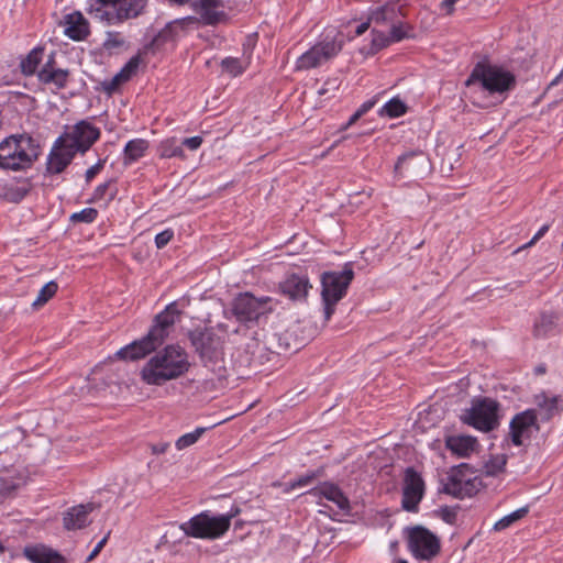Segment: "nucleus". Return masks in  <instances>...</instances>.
<instances>
[{"label":"nucleus","mask_w":563,"mask_h":563,"mask_svg":"<svg viewBox=\"0 0 563 563\" xmlns=\"http://www.w3.org/2000/svg\"><path fill=\"white\" fill-rule=\"evenodd\" d=\"M362 115L363 114H361L360 111L356 110L344 125V129H347L349 126L353 125Z\"/></svg>","instance_id":"63"},{"label":"nucleus","mask_w":563,"mask_h":563,"mask_svg":"<svg viewBox=\"0 0 563 563\" xmlns=\"http://www.w3.org/2000/svg\"><path fill=\"white\" fill-rule=\"evenodd\" d=\"M58 289L57 283L51 280L46 283L40 290L37 298L33 301L32 306L37 308L45 305L51 298H53Z\"/></svg>","instance_id":"38"},{"label":"nucleus","mask_w":563,"mask_h":563,"mask_svg":"<svg viewBox=\"0 0 563 563\" xmlns=\"http://www.w3.org/2000/svg\"><path fill=\"white\" fill-rule=\"evenodd\" d=\"M55 65H56L55 54L52 53L41 69H46V70L56 69Z\"/></svg>","instance_id":"60"},{"label":"nucleus","mask_w":563,"mask_h":563,"mask_svg":"<svg viewBox=\"0 0 563 563\" xmlns=\"http://www.w3.org/2000/svg\"><path fill=\"white\" fill-rule=\"evenodd\" d=\"M189 368L185 349L178 344H169L145 363L141 369V378L147 385L161 386L185 375Z\"/></svg>","instance_id":"2"},{"label":"nucleus","mask_w":563,"mask_h":563,"mask_svg":"<svg viewBox=\"0 0 563 563\" xmlns=\"http://www.w3.org/2000/svg\"><path fill=\"white\" fill-rule=\"evenodd\" d=\"M375 103H376L375 99L367 100L357 110L360 111L361 114L364 115L367 111H369L374 107Z\"/></svg>","instance_id":"61"},{"label":"nucleus","mask_w":563,"mask_h":563,"mask_svg":"<svg viewBox=\"0 0 563 563\" xmlns=\"http://www.w3.org/2000/svg\"><path fill=\"white\" fill-rule=\"evenodd\" d=\"M96 506L92 503L80 504L70 507L63 514V527L67 531L84 529L91 521L89 515L95 510Z\"/></svg>","instance_id":"20"},{"label":"nucleus","mask_w":563,"mask_h":563,"mask_svg":"<svg viewBox=\"0 0 563 563\" xmlns=\"http://www.w3.org/2000/svg\"><path fill=\"white\" fill-rule=\"evenodd\" d=\"M411 30V26H409L407 23H402L401 19H399L397 22L391 24L389 40L391 43H397L405 38H409L411 37L409 33Z\"/></svg>","instance_id":"39"},{"label":"nucleus","mask_w":563,"mask_h":563,"mask_svg":"<svg viewBox=\"0 0 563 563\" xmlns=\"http://www.w3.org/2000/svg\"><path fill=\"white\" fill-rule=\"evenodd\" d=\"M560 396H553L550 398L545 393L534 396V402L540 409V417L542 421H550L563 411V406L560 405Z\"/></svg>","instance_id":"27"},{"label":"nucleus","mask_w":563,"mask_h":563,"mask_svg":"<svg viewBox=\"0 0 563 563\" xmlns=\"http://www.w3.org/2000/svg\"><path fill=\"white\" fill-rule=\"evenodd\" d=\"M202 141H203L202 137L199 135L187 137V139H184V141L181 142V146L184 145L191 151H196L200 147V145L202 144Z\"/></svg>","instance_id":"54"},{"label":"nucleus","mask_w":563,"mask_h":563,"mask_svg":"<svg viewBox=\"0 0 563 563\" xmlns=\"http://www.w3.org/2000/svg\"><path fill=\"white\" fill-rule=\"evenodd\" d=\"M457 1L459 0H443L442 3H441V7H442V9L446 10L448 14H451L453 12V10H454V4Z\"/></svg>","instance_id":"62"},{"label":"nucleus","mask_w":563,"mask_h":563,"mask_svg":"<svg viewBox=\"0 0 563 563\" xmlns=\"http://www.w3.org/2000/svg\"><path fill=\"white\" fill-rule=\"evenodd\" d=\"M209 428H205V427H198L197 429H195L192 432H189V433H186L184 435H181L180 438H178V440L176 441V448L178 450H184L192 444H195L199 439L200 437L208 430Z\"/></svg>","instance_id":"40"},{"label":"nucleus","mask_w":563,"mask_h":563,"mask_svg":"<svg viewBox=\"0 0 563 563\" xmlns=\"http://www.w3.org/2000/svg\"><path fill=\"white\" fill-rule=\"evenodd\" d=\"M43 54V47H34L20 63L22 74L25 76L34 75L40 63L42 62Z\"/></svg>","instance_id":"31"},{"label":"nucleus","mask_w":563,"mask_h":563,"mask_svg":"<svg viewBox=\"0 0 563 563\" xmlns=\"http://www.w3.org/2000/svg\"><path fill=\"white\" fill-rule=\"evenodd\" d=\"M180 314L181 311L178 310L176 302L166 306L154 318L146 335L120 349L115 353L117 357L123 361H137L156 351L168 338L172 328L179 320Z\"/></svg>","instance_id":"1"},{"label":"nucleus","mask_w":563,"mask_h":563,"mask_svg":"<svg viewBox=\"0 0 563 563\" xmlns=\"http://www.w3.org/2000/svg\"><path fill=\"white\" fill-rule=\"evenodd\" d=\"M339 86H340V82L336 78H333V79H328L322 88H320L318 90V93L320 96H325V95H329L331 93L332 96H334V92L339 89Z\"/></svg>","instance_id":"50"},{"label":"nucleus","mask_w":563,"mask_h":563,"mask_svg":"<svg viewBox=\"0 0 563 563\" xmlns=\"http://www.w3.org/2000/svg\"><path fill=\"white\" fill-rule=\"evenodd\" d=\"M168 446L169 444L167 442H159L157 444L150 445L152 453L156 455L165 453Z\"/></svg>","instance_id":"57"},{"label":"nucleus","mask_w":563,"mask_h":563,"mask_svg":"<svg viewBox=\"0 0 563 563\" xmlns=\"http://www.w3.org/2000/svg\"><path fill=\"white\" fill-rule=\"evenodd\" d=\"M528 512H529V508L528 507H522V508H519V509L515 510L514 512H511V514L503 517L501 519H499L494 525V530L495 531H501V530L510 527L514 522H516L517 520H520L521 518H523Z\"/></svg>","instance_id":"36"},{"label":"nucleus","mask_w":563,"mask_h":563,"mask_svg":"<svg viewBox=\"0 0 563 563\" xmlns=\"http://www.w3.org/2000/svg\"><path fill=\"white\" fill-rule=\"evenodd\" d=\"M187 536L196 539L216 540L223 537L228 530V518L202 511L179 526Z\"/></svg>","instance_id":"8"},{"label":"nucleus","mask_w":563,"mask_h":563,"mask_svg":"<svg viewBox=\"0 0 563 563\" xmlns=\"http://www.w3.org/2000/svg\"><path fill=\"white\" fill-rule=\"evenodd\" d=\"M506 463V454L492 455L489 460L484 464V473L487 476H496L499 473L504 472Z\"/></svg>","instance_id":"35"},{"label":"nucleus","mask_w":563,"mask_h":563,"mask_svg":"<svg viewBox=\"0 0 563 563\" xmlns=\"http://www.w3.org/2000/svg\"><path fill=\"white\" fill-rule=\"evenodd\" d=\"M323 475V468H319L317 471H310L307 474L298 477L296 481L289 483V488L294 489L296 487L307 486L311 484L316 478L321 477Z\"/></svg>","instance_id":"45"},{"label":"nucleus","mask_w":563,"mask_h":563,"mask_svg":"<svg viewBox=\"0 0 563 563\" xmlns=\"http://www.w3.org/2000/svg\"><path fill=\"white\" fill-rule=\"evenodd\" d=\"M123 78L122 77H119V73L110 80V81H104L103 82V89L104 91H107L108 93H111L113 92L118 86L123 82Z\"/></svg>","instance_id":"55"},{"label":"nucleus","mask_w":563,"mask_h":563,"mask_svg":"<svg viewBox=\"0 0 563 563\" xmlns=\"http://www.w3.org/2000/svg\"><path fill=\"white\" fill-rule=\"evenodd\" d=\"M174 22H176L175 27L177 30H185L186 27L200 23L199 16H186L183 19H177Z\"/></svg>","instance_id":"53"},{"label":"nucleus","mask_w":563,"mask_h":563,"mask_svg":"<svg viewBox=\"0 0 563 563\" xmlns=\"http://www.w3.org/2000/svg\"><path fill=\"white\" fill-rule=\"evenodd\" d=\"M176 22H169L163 27L150 43L144 45V54H155L159 51L167 42L174 41L178 36V30L175 27Z\"/></svg>","instance_id":"28"},{"label":"nucleus","mask_w":563,"mask_h":563,"mask_svg":"<svg viewBox=\"0 0 563 563\" xmlns=\"http://www.w3.org/2000/svg\"><path fill=\"white\" fill-rule=\"evenodd\" d=\"M353 278L354 271L351 263H346L341 272H324L321 275V297L325 320L334 313L335 305L346 295Z\"/></svg>","instance_id":"6"},{"label":"nucleus","mask_w":563,"mask_h":563,"mask_svg":"<svg viewBox=\"0 0 563 563\" xmlns=\"http://www.w3.org/2000/svg\"><path fill=\"white\" fill-rule=\"evenodd\" d=\"M173 236H174V231L172 229H166V230L159 232L155 236V245H156V247L157 249L165 247L170 242Z\"/></svg>","instance_id":"49"},{"label":"nucleus","mask_w":563,"mask_h":563,"mask_svg":"<svg viewBox=\"0 0 563 563\" xmlns=\"http://www.w3.org/2000/svg\"><path fill=\"white\" fill-rule=\"evenodd\" d=\"M144 54L143 51L139 52V54L132 56L128 63L122 67L119 71V77H122L123 80H129L134 74H136L139 66L141 64V55Z\"/></svg>","instance_id":"42"},{"label":"nucleus","mask_w":563,"mask_h":563,"mask_svg":"<svg viewBox=\"0 0 563 563\" xmlns=\"http://www.w3.org/2000/svg\"><path fill=\"white\" fill-rule=\"evenodd\" d=\"M426 493V483L421 474L412 466L404 472L401 507L409 512H417Z\"/></svg>","instance_id":"11"},{"label":"nucleus","mask_w":563,"mask_h":563,"mask_svg":"<svg viewBox=\"0 0 563 563\" xmlns=\"http://www.w3.org/2000/svg\"><path fill=\"white\" fill-rule=\"evenodd\" d=\"M96 16L108 24H120L137 18L144 10L147 0H97Z\"/></svg>","instance_id":"9"},{"label":"nucleus","mask_w":563,"mask_h":563,"mask_svg":"<svg viewBox=\"0 0 563 563\" xmlns=\"http://www.w3.org/2000/svg\"><path fill=\"white\" fill-rule=\"evenodd\" d=\"M430 159L421 150L407 152L398 157L394 173L397 177H423L430 172Z\"/></svg>","instance_id":"13"},{"label":"nucleus","mask_w":563,"mask_h":563,"mask_svg":"<svg viewBox=\"0 0 563 563\" xmlns=\"http://www.w3.org/2000/svg\"><path fill=\"white\" fill-rule=\"evenodd\" d=\"M500 405L490 397H475L472 399L471 407L462 411L460 419L464 424L471 426L476 430L489 432L499 426Z\"/></svg>","instance_id":"7"},{"label":"nucleus","mask_w":563,"mask_h":563,"mask_svg":"<svg viewBox=\"0 0 563 563\" xmlns=\"http://www.w3.org/2000/svg\"><path fill=\"white\" fill-rule=\"evenodd\" d=\"M478 441L472 435H449L445 438V448L459 457H468L476 451Z\"/></svg>","instance_id":"25"},{"label":"nucleus","mask_w":563,"mask_h":563,"mask_svg":"<svg viewBox=\"0 0 563 563\" xmlns=\"http://www.w3.org/2000/svg\"><path fill=\"white\" fill-rule=\"evenodd\" d=\"M221 67L223 71H227L228 74L232 76H238L243 73V67L241 65V60L236 57H225L221 62Z\"/></svg>","instance_id":"46"},{"label":"nucleus","mask_w":563,"mask_h":563,"mask_svg":"<svg viewBox=\"0 0 563 563\" xmlns=\"http://www.w3.org/2000/svg\"><path fill=\"white\" fill-rule=\"evenodd\" d=\"M318 49H320L321 55L323 56L324 60H329L330 58L334 57L339 54V52L342 49V43L336 42L335 40L331 41H323L316 45Z\"/></svg>","instance_id":"41"},{"label":"nucleus","mask_w":563,"mask_h":563,"mask_svg":"<svg viewBox=\"0 0 563 563\" xmlns=\"http://www.w3.org/2000/svg\"><path fill=\"white\" fill-rule=\"evenodd\" d=\"M372 22H373V21H369V16H368V18H367V20H366L365 22L361 23V24L356 27V30H355V34H356L357 36H360V35H362V34H364V33L369 29V26H371V23H372Z\"/></svg>","instance_id":"59"},{"label":"nucleus","mask_w":563,"mask_h":563,"mask_svg":"<svg viewBox=\"0 0 563 563\" xmlns=\"http://www.w3.org/2000/svg\"><path fill=\"white\" fill-rule=\"evenodd\" d=\"M76 153L65 143L63 137L58 136L48 154L46 173L52 175L60 174L71 163Z\"/></svg>","instance_id":"16"},{"label":"nucleus","mask_w":563,"mask_h":563,"mask_svg":"<svg viewBox=\"0 0 563 563\" xmlns=\"http://www.w3.org/2000/svg\"><path fill=\"white\" fill-rule=\"evenodd\" d=\"M309 288H311L309 279L298 274L288 275L285 280L279 284L282 294L291 300L305 299Z\"/></svg>","instance_id":"23"},{"label":"nucleus","mask_w":563,"mask_h":563,"mask_svg":"<svg viewBox=\"0 0 563 563\" xmlns=\"http://www.w3.org/2000/svg\"><path fill=\"white\" fill-rule=\"evenodd\" d=\"M240 512H241L240 507L239 506H233L228 514L220 515L221 517H227L228 518V530L231 527L232 519L235 518L236 516H239Z\"/></svg>","instance_id":"58"},{"label":"nucleus","mask_w":563,"mask_h":563,"mask_svg":"<svg viewBox=\"0 0 563 563\" xmlns=\"http://www.w3.org/2000/svg\"><path fill=\"white\" fill-rule=\"evenodd\" d=\"M459 509H460L459 506H456V507L442 506L435 512L444 522H446L449 525H455L456 519H457V510Z\"/></svg>","instance_id":"47"},{"label":"nucleus","mask_w":563,"mask_h":563,"mask_svg":"<svg viewBox=\"0 0 563 563\" xmlns=\"http://www.w3.org/2000/svg\"><path fill=\"white\" fill-rule=\"evenodd\" d=\"M69 76L70 71L62 68L52 70L40 69L37 71V78L42 84H53L57 89H64L67 87Z\"/></svg>","instance_id":"29"},{"label":"nucleus","mask_w":563,"mask_h":563,"mask_svg":"<svg viewBox=\"0 0 563 563\" xmlns=\"http://www.w3.org/2000/svg\"><path fill=\"white\" fill-rule=\"evenodd\" d=\"M150 143L144 139H134L125 144L123 151V163L129 165L142 158L148 150Z\"/></svg>","instance_id":"30"},{"label":"nucleus","mask_w":563,"mask_h":563,"mask_svg":"<svg viewBox=\"0 0 563 563\" xmlns=\"http://www.w3.org/2000/svg\"><path fill=\"white\" fill-rule=\"evenodd\" d=\"M479 82L481 89L488 92L495 100L488 103L482 104V107L495 106L501 103L506 95L515 89L517 80L516 76L509 70H505L501 67L490 65L488 63L478 62L467 80L466 86Z\"/></svg>","instance_id":"3"},{"label":"nucleus","mask_w":563,"mask_h":563,"mask_svg":"<svg viewBox=\"0 0 563 563\" xmlns=\"http://www.w3.org/2000/svg\"><path fill=\"white\" fill-rule=\"evenodd\" d=\"M549 228H550L549 224L542 225L539 229V231L534 234V236L528 243H526L522 246L518 247L515 253H518L519 251H521L523 249H527V247H530V246L534 245L549 231Z\"/></svg>","instance_id":"51"},{"label":"nucleus","mask_w":563,"mask_h":563,"mask_svg":"<svg viewBox=\"0 0 563 563\" xmlns=\"http://www.w3.org/2000/svg\"><path fill=\"white\" fill-rule=\"evenodd\" d=\"M23 553L33 563H66L57 551L42 544L25 547Z\"/></svg>","instance_id":"26"},{"label":"nucleus","mask_w":563,"mask_h":563,"mask_svg":"<svg viewBox=\"0 0 563 563\" xmlns=\"http://www.w3.org/2000/svg\"><path fill=\"white\" fill-rule=\"evenodd\" d=\"M408 548L419 560H432L441 550L440 539L429 529L416 526L408 529Z\"/></svg>","instance_id":"10"},{"label":"nucleus","mask_w":563,"mask_h":563,"mask_svg":"<svg viewBox=\"0 0 563 563\" xmlns=\"http://www.w3.org/2000/svg\"><path fill=\"white\" fill-rule=\"evenodd\" d=\"M98 217V210L95 208H85L79 212H75L70 216V221L74 223L84 222L91 223Z\"/></svg>","instance_id":"44"},{"label":"nucleus","mask_w":563,"mask_h":563,"mask_svg":"<svg viewBox=\"0 0 563 563\" xmlns=\"http://www.w3.org/2000/svg\"><path fill=\"white\" fill-rule=\"evenodd\" d=\"M406 13L401 4L397 1H389L384 5L369 11V21L376 24H393L399 19L405 18Z\"/></svg>","instance_id":"24"},{"label":"nucleus","mask_w":563,"mask_h":563,"mask_svg":"<svg viewBox=\"0 0 563 563\" xmlns=\"http://www.w3.org/2000/svg\"><path fill=\"white\" fill-rule=\"evenodd\" d=\"M269 297L256 298L250 292L240 294L232 303V311L241 322L257 320L267 311Z\"/></svg>","instance_id":"14"},{"label":"nucleus","mask_w":563,"mask_h":563,"mask_svg":"<svg viewBox=\"0 0 563 563\" xmlns=\"http://www.w3.org/2000/svg\"><path fill=\"white\" fill-rule=\"evenodd\" d=\"M462 468H467V464L462 463L454 467L453 473L448 476L446 482L443 484L442 493L459 499L473 495L475 489L474 481H463Z\"/></svg>","instance_id":"18"},{"label":"nucleus","mask_w":563,"mask_h":563,"mask_svg":"<svg viewBox=\"0 0 563 563\" xmlns=\"http://www.w3.org/2000/svg\"><path fill=\"white\" fill-rule=\"evenodd\" d=\"M308 494L318 498L323 497L334 503L345 514H349L351 510L349 498L336 484L331 482L322 483L319 487L310 489Z\"/></svg>","instance_id":"22"},{"label":"nucleus","mask_w":563,"mask_h":563,"mask_svg":"<svg viewBox=\"0 0 563 563\" xmlns=\"http://www.w3.org/2000/svg\"><path fill=\"white\" fill-rule=\"evenodd\" d=\"M324 60L320 49L311 47L305 54H302L297 60V69H310L321 65Z\"/></svg>","instance_id":"32"},{"label":"nucleus","mask_w":563,"mask_h":563,"mask_svg":"<svg viewBox=\"0 0 563 563\" xmlns=\"http://www.w3.org/2000/svg\"><path fill=\"white\" fill-rule=\"evenodd\" d=\"M372 44L371 48L374 53L389 46L391 41L389 40V35H386L382 31H377L375 29L372 30Z\"/></svg>","instance_id":"43"},{"label":"nucleus","mask_w":563,"mask_h":563,"mask_svg":"<svg viewBox=\"0 0 563 563\" xmlns=\"http://www.w3.org/2000/svg\"><path fill=\"white\" fill-rule=\"evenodd\" d=\"M158 151L162 158L179 157L184 159L186 157L181 144L178 145L174 137L163 141Z\"/></svg>","instance_id":"33"},{"label":"nucleus","mask_w":563,"mask_h":563,"mask_svg":"<svg viewBox=\"0 0 563 563\" xmlns=\"http://www.w3.org/2000/svg\"><path fill=\"white\" fill-rule=\"evenodd\" d=\"M561 316L556 311L542 310L533 320L532 336L536 340H543L550 336L558 335L561 332L560 328Z\"/></svg>","instance_id":"17"},{"label":"nucleus","mask_w":563,"mask_h":563,"mask_svg":"<svg viewBox=\"0 0 563 563\" xmlns=\"http://www.w3.org/2000/svg\"><path fill=\"white\" fill-rule=\"evenodd\" d=\"M407 111V106L399 98H393L388 102L384 104V107L379 110V115L388 117V118H397L405 114Z\"/></svg>","instance_id":"34"},{"label":"nucleus","mask_w":563,"mask_h":563,"mask_svg":"<svg viewBox=\"0 0 563 563\" xmlns=\"http://www.w3.org/2000/svg\"><path fill=\"white\" fill-rule=\"evenodd\" d=\"M110 536V532H108L95 547V550H98L99 549V552L103 549V547L106 545L107 541H108V538Z\"/></svg>","instance_id":"64"},{"label":"nucleus","mask_w":563,"mask_h":563,"mask_svg":"<svg viewBox=\"0 0 563 563\" xmlns=\"http://www.w3.org/2000/svg\"><path fill=\"white\" fill-rule=\"evenodd\" d=\"M77 153L87 152L100 137V130L86 120H81L59 135Z\"/></svg>","instance_id":"12"},{"label":"nucleus","mask_w":563,"mask_h":563,"mask_svg":"<svg viewBox=\"0 0 563 563\" xmlns=\"http://www.w3.org/2000/svg\"><path fill=\"white\" fill-rule=\"evenodd\" d=\"M536 409H527L516 413L509 423V437L514 445L521 446L529 440L533 431H539Z\"/></svg>","instance_id":"15"},{"label":"nucleus","mask_w":563,"mask_h":563,"mask_svg":"<svg viewBox=\"0 0 563 563\" xmlns=\"http://www.w3.org/2000/svg\"><path fill=\"white\" fill-rule=\"evenodd\" d=\"M190 346L205 367L223 360L225 340L213 327L197 325L187 332Z\"/></svg>","instance_id":"5"},{"label":"nucleus","mask_w":563,"mask_h":563,"mask_svg":"<svg viewBox=\"0 0 563 563\" xmlns=\"http://www.w3.org/2000/svg\"><path fill=\"white\" fill-rule=\"evenodd\" d=\"M32 189V184L29 178L24 179L20 186L9 187L7 189V197L12 202H20Z\"/></svg>","instance_id":"37"},{"label":"nucleus","mask_w":563,"mask_h":563,"mask_svg":"<svg viewBox=\"0 0 563 563\" xmlns=\"http://www.w3.org/2000/svg\"><path fill=\"white\" fill-rule=\"evenodd\" d=\"M222 0H191L190 7L199 16L200 23L203 25H217L225 18L223 11H219L222 7Z\"/></svg>","instance_id":"19"},{"label":"nucleus","mask_w":563,"mask_h":563,"mask_svg":"<svg viewBox=\"0 0 563 563\" xmlns=\"http://www.w3.org/2000/svg\"><path fill=\"white\" fill-rule=\"evenodd\" d=\"M104 159H99L95 165L86 170L85 177L87 183H90L100 173L104 166Z\"/></svg>","instance_id":"52"},{"label":"nucleus","mask_w":563,"mask_h":563,"mask_svg":"<svg viewBox=\"0 0 563 563\" xmlns=\"http://www.w3.org/2000/svg\"><path fill=\"white\" fill-rule=\"evenodd\" d=\"M40 155L38 140L26 133L11 135L0 143V168L25 170L32 167Z\"/></svg>","instance_id":"4"},{"label":"nucleus","mask_w":563,"mask_h":563,"mask_svg":"<svg viewBox=\"0 0 563 563\" xmlns=\"http://www.w3.org/2000/svg\"><path fill=\"white\" fill-rule=\"evenodd\" d=\"M124 45V40L119 32H108L107 38L103 43L106 49L119 48Z\"/></svg>","instance_id":"48"},{"label":"nucleus","mask_w":563,"mask_h":563,"mask_svg":"<svg viewBox=\"0 0 563 563\" xmlns=\"http://www.w3.org/2000/svg\"><path fill=\"white\" fill-rule=\"evenodd\" d=\"M109 185H110V181H107V183H103L101 185H99L95 191H93V195H92V201H97V200H101L103 199L108 188H109Z\"/></svg>","instance_id":"56"},{"label":"nucleus","mask_w":563,"mask_h":563,"mask_svg":"<svg viewBox=\"0 0 563 563\" xmlns=\"http://www.w3.org/2000/svg\"><path fill=\"white\" fill-rule=\"evenodd\" d=\"M60 24L65 26L64 34L73 41H85L90 34L89 22L80 11L66 14Z\"/></svg>","instance_id":"21"}]
</instances>
